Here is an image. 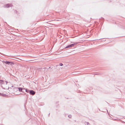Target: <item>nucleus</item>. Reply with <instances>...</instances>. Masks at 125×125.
<instances>
[{"mask_svg": "<svg viewBox=\"0 0 125 125\" xmlns=\"http://www.w3.org/2000/svg\"><path fill=\"white\" fill-rule=\"evenodd\" d=\"M10 6L9 4H7L5 6V7L6 8H8Z\"/></svg>", "mask_w": 125, "mask_h": 125, "instance_id": "5", "label": "nucleus"}, {"mask_svg": "<svg viewBox=\"0 0 125 125\" xmlns=\"http://www.w3.org/2000/svg\"><path fill=\"white\" fill-rule=\"evenodd\" d=\"M75 45V44H71V45H68V46H67L66 47V48H68L72 47L73 46H74V45Z\"/></svg>", "mask_w": 125, "mask_h": 125, "instance_id": "2", "label": "nucleus"}, {"mask_svg": "<svg viewBox=\"0 0 125 125\" xmlns=\"http://www.w3.org/2000/svg\"><path fill=\"white\" fill-rule=\"evenodd\" d=\"M4 63L6 64H10L11 65H13L14 64L13 62L6 61L4 62Z\"/></svg>", "mask_w": 125, "mask_h": 125, "instance_id": "1", "label": "nucleus"}, {"mask_svg": "<svg viewBox=\"0 0 125 125\" xmlns=\"http://www.w3.org/2000/svg\"><path fill=\"white\" fill-rule=\"evenodd\" d=\"M59 65L60 66H62V63H60L59 64Z\"/></svg>", "mask_w": 125, "mask_h": 125, "instance_id": "7", "label": "nucleus"}, {"mask_svg": "<svg viewBox=\"0 0 125 125\" xmlns=\"http://www.w3.org/2000/svg\"><path fill=\"white\" fill-rule=\"evenodd\" d=\"M18 89L19 91L21 92L22 91V88L21 87L19 88H18Z\"/></svg>", "mask_w": 125, "mask_h": 125, "instance_id": "4", "label": "nucleus"}, {"mask_svg": "<svg viewBox=\"0 0 125 125\" xmlns=\"http://www.w3.org/2000/svg\"><path fill=\"white\" fill-rule=\"evenodd\" d=\"M30 93L32 95H34L35 94V92L33 90H31L30 92Z\"/></svg>", "mask_w": 125, "mask_h": 125, "instance_id": "3", "label": "nucleus"}, {"mask_svg": "<svg viewBox=\"0 0 125 125\" xmlns=\"http://www.w3.org/2000/svg\"><path fill=\"white\" fill-rule=\"evenodd\" d=\"M3 81L2 80H0V83H1L3 84Z\"/></svg>", "mask_w": 125, "mask_h": 125, "instance_id": "6", "label": "nucleus"}]
</instances>
